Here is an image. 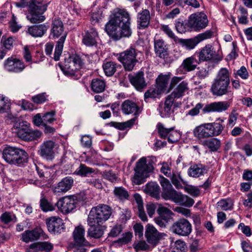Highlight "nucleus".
<instances>
[{"instance_id":"f257e3e1","label":"nucleus","mask_w":252,"mask_h":252,"mask_svg":"<svg viewBox=\"0 0 252 252\" xmlns=\"http://www.w3.org/2000/svg\"><path fill=\"white\" fill-rule=\"evenodd\" d=\"M130 19L129 14L126 9H115L110 20L105 26L106 32L117 40L123 37L130 36L131 34Z\"/></svg>"},{"instance_id":"f03ea898","label":"nucleus","mask_w":252,"mask_h":252,"mask_svg":"<svg viewBox=\"0 0 252 252\" xmlns=\"http://www.w3.org/2000/svg\"><path fill=\"white\" fill-rule=\"evenodd\" d=\"M159 183L162 189V196L165 200H170L188 207L193 205V199L175 190L167 179L160 176Z\"/></svg>"},{"instance_id":"7ed1b4c3","label":"nucleus","mask_w":252,"mask_h":252,"mask_svg":"<svg viewBox=\"0 0 252 252\" xmlns=\"http://www.w3.org/2000/svg\"><path fill=\"white\" fill-rule=\"evenodd\" d=\"M231 73L225 67L221 68L213 80L210 92L216 96H221L227 94L230 88Z\"/></svg>"},{"instance_id":"20e7f679","label":"nucleus","mask_w":252,"mask_h":252,"mask_svg":"<svg viewBox=\"0 0 252 252\" xmlns=\"http://www.w3.org/2000/svg\"><path fill=\"white\" fill-rule=\"evenodd\" d=\"M51 35L54 38L61 36L57 42L54 58L55 61H59L63 47V44L66 37L67 32L64 30V26L62 21L59 19H55L52 23Z\"/></svg>"},{"instance_id":"39448f33","label":"nucleus","mask_w":252,"mask_h":252,"mask_svg":"<svg viewBox=\"0 0 252 252\" xmlns=\"http://www.w3.org/2000/svg\"><path fill=\"white\" fill-rule=\"evenodd\" d=\"M154 158H141L136 163L135 168V175L133 182L136 185H140L145 182L149 176V173L154 169Z\"/></svg>"},{"instance_id":"423d86ee","label":"nucleus","mask_w":252,"mask_h":252,"mask_svg":"<svg viewBox=\"0 0 252 252\" xmlns=\"http://www.w3.org/2000/svg\"><path fill=\"white\" fill-rule=\"evenodd\" d=\"M218 121L219 122L205 124L196 127L193 130L195 137L201 139L220 134L223 129L221 124L223 120L219 119Z\"/></svg>"},{"instance_id":"0eeeda50","label":"nucleus","mask_w":252,"mask_h":252,"mask_svg":"<svg viewBox=\"0 0 252 252\" xmlns=\"http://www.w3.org/2000/svg\"><path fill=\"white\" fill-rule=\"evenodd\" d=\"M2 158L10 164L19 165L28 161V155L22 149L6 146L3 150Z\"/></svg>"},{"instance_id":"6e6552de","label":"nucleus","mask_w":252,"mask_h":252,"mask_svg":"<svg viewBox=\"0 0 252 252\" xmlns=\"http://www.w3.org/2000/svg\"><path fill=\"white\" fill-rule=\"evenodd\" d=\"M47 3L37 0H31L29 2V14L27 18L32 23H40L44 21L45 17L43 15L46 10Z\"/></svg>"},{"instance_id":"1a4fd4ad","label":"nucleus","mask_w":252,"mask_h":252,"mask_svg":"<svg viewBox=\"0 0 252 252\" xmlns=\"http://www.w3.org/2000/svg\"><path fill=\"white\" fill-rule=\"evenodd\" d=\"M13 132L18 137L25 141H32L35 137H39L41 132L33 131L30 128V125L26 122H20L14 124L12 128Z\"/></svg>"},{"instance_id":"9d476101","label":"nucleus","mask_w":252,"mask_h":252,"mask_svg":"<svg viewBox=\"0 0 252 252\" xmlns=\"http://www.w3.org/2000/svg\"><path fill=\"white\" fill-rule=\"evenodd\" d=\"M112 215V209L107 205L101 204L93 207L90 212L88 218L91 223H103L109 219Z\"/></svg>"},{"instance_id":"9b49d317","label":"nucleus","mask_w":252,"mask_h":252,"mask_svg":"<svg viewBox=\"0 0 252 252\" xmlns=\"http://www.w3.org/2000/svg\"><path fill=\"white\" fill-rule=\"evenodd\" d=\"M138 53L135 48L130 47L120 53L118 60L122 63L126 70L131 71L138 62L137 57Z\"/></svg>"},{"instance_id":"f8f14e48","label":"nucleus","mask_w":252,"mask_h":252,"mask_svg":"<svg viewBox=\"0 0 252 252\" xmlns=\"http://www.w3.org/2000/svg\"><path fill=\"white\" fill-rule=\"evenodd\" d=\"M83 64L82 60L79 56L73 55L65 59L60 67L65 74L74 75L75 72L82 67Z\"/></svg>"},{"instance_id":"ddd939ff","label":"nucleus","mask_w":252,"mask_h":252,"mask_svg":"<svg viewBox=\"0 0 252 252\" xmlns=\"http://www.w3.org/2000/svg\"><path fill=\"white\" fill-rule=\"evenodd\" d=\"M182 78L179 77H174L171 79L169 91L174 89L176 86V87L174 90L173 92L168 96L172 97L174 100L175 98H179L182 97L185 92L188 90V84L186 81L181 82Z\"/></svg>"},{"instance_id":"4468645a","label":"nucleus","mask_w":252,"mask_h":252,"mask_svg":"<svg viewBox=\"0 0 252 252\" xmlns=\"http://www.w3.org/2000/svg\"><path fill=\"white\" fill-rule=\"evenodd\" d=\"M208 24V20L204 13H195L191 14L188 20V27L194 31H200L205 28Z\"/></svg>"},{"instance_id":"2eb2a0df","label":"nucleus","mask_w":252,"mask_h":252,"mask_svg":"<svg viewBox=\"0 0 252 252\" xmlns=\"http://www.w3.org/2000/svg\"><path fill=\"white\" fill-rule=\"evenodd\" d=\"M173 233L181 236H188L192 231V225L185 218H181L175 221L171 227Z\"/></svg>"},{"instance_id":"dca6fc26","label":"nucleus","mask_w":252,"mask_h":252,"mask_svg":"<svg viewBox=\"0 0 252 252\" xmlns=\"http://www.w3.org/2000/svg\"><path fill=\"white\" fill-rule=\"evenodd\" d=\"M78 203L77 197L75 195L66 196L60 199L57 203L59 209L63 214L72 212Z\"/></svg>"},{"instance_id":"f3484780","label":"nucleus","mask_w":252,"mask_h":252,"mask_svg":"<svg viewBox=\"0 0 252 252\" xmlns=\"http://www.w3.org/2000/svg\"><path fill=\"white\" fill-rule=\"evenodd\" d=\"M158 132L160 136L163 139H167L169 143H175L179 139L180 133L175 129L174 127L167 128L164 125L158 123L157 125Z\"/></svg>"},{"instance_id":"a211bd4d","label":"nucleus","mask_w":252,"mask_h":252,"mask_svg":"<svg viewBox=\"0 0 252 252\" xmlns=\"http://www.w3.org/2000/svg\"><path fill=\"white\" fill-rule=\"evenodd\" d=\"M48 231L54 234H61L65 230L63 220L59 217H51L46 220Z\"/></svg>"},{"instance_id":"6ab92c4d","label":"nucleus","mask_w":252,"mask_h":252,"mask_svg":"<svg viewBox=\"0 0 252 252\" xmlns=\"http://www.w3.org/2000/svg\"><path fill=\"white\" fill-rule=\"evenodd\" d=\"M55 146L56 143L52 140L45 141L40 146L38 153L43 158L51 160L54 158Z\"/></svg>"},{"instance_id":"aec40b11","label":"nucleus","mask_w":252,"mask_h":252,"mask_svg":"<svg viewBox=\"0 0 252 252\" xmlns=\"http://www.w3.org/2000/svg\"><path fill=\"white\" fill-rule=\"evenodd\" d=\"M85 229L82 225L75 227L73 232L74 247L75 248L84 247L89 245V242L85 238Z\"/></svg>"},{"instance_id":"412c9836","label":"nucleus","mask_w":252,"mask_h":252,"mask_svg":"<svg viewBox=\"0 0 252 252\" xmlns=\"http://www.w3.org/2000/svg\"><path fill=\"white\" fill-rule=\"evenodd\" d=\"M4 68L9 72L19 73L25 69V65L22 61L10 57L4 61Z\"/></svg>"},{"instance_id":"4be33fe9","label":"nucleus","mask_w":252,"mask_h":252,"mask_svg":"<svg viewBox=\"0 0 252 252\" xmlns=\"http://www.w3.org/2000/svg\"><path fill=\"white\" fill-rule=\"evenodd\" d=\"M145 236L147 241L154 247L158 244L161 237V234L150 224H148L146 226Z\"/></svg>"},{"instance_id":"5701e85b","label":"nucleus","mask_w":252,"mask_h":252,"mask_svg":"<svg viewBox=\"0 0 252 252\" xmlns=\"http://www.w3.org/2000/svg\"><path fill=\"white\" fill-rule=\"evenodd\" d=\"M199 62L209 61L212 60L220 61L221 58L216 54L212 46L210 45H206L199 53Z\"/></svg>"},{"instance_id":"b1692460","label":"nucleus","mask_w":252,"mask_h":252,"mask_svg":"<svg viewBox=\"0 0 252 252\" xmlns=\"http://www.w3.org/2000/svg\"><path fill=\"white\" fill-rule=\"evenodd\" d=\"M44 233L40 227H36L32 230L25 231L21 235V240L28 243L37 240Z\"/></svg>"},{"instance_id":"393cba45","label":"nucleus","mask_w":252,"mask_h":252,"mask_svg":"<svg viewBox=\"0 0 252 252\" xmlns=\"http://www.w3.org/2000/svg\"><path fill=\"white\" fill-rule=\"evenodd\" d=\"M98 39L97 32L94 29L91 28L85 31L82 42L87 46H94L96 45Z\"/></svg>"},{"instance_id":"a878e982","label":"nucleus","mask_w":252,"mask_h":252,"mask_svg":"<svg viewBox=\"0 0 252 252\" xmlns=\"http://www.w3.org/2000/svg\"><path fill=\"white\" fill-rule=\"evenodd\" d=\"M230 106V103L227 101H219L211 103L206 105L203 108L204 113L210 112H221L226 110Z\"/></svg>"},{"instance_id":"bb28decb","label":"nucleus","mask_w":252,"mask_h":252,"mask_svg":"<svg viewBox=\"0 0 252 252\" xmlns=\"http://www.w3.org/2000/svg\"><path fill=\"white\" fill-rule=\"evenodd\" d=\"M88 223L90 226L87 232L88 236L94 239H99L103 236L104 230L103 226L100 223H97L96 222L92 223L89 219H88Z\"/></svg>"},{"instance_id":"cd10ccee","label":"nucleus","mask_w":252,"mask_h":252,"mask_svg":"<svg viewBox=\"0 0 252 252\" xmlns=\"http://www.w3.org/2000/svg\"><path fill=\"white\" fill-rule=\"evenodd\" d=\"M174 100L171 96H167L164 103H160L158 108V110L160 115L162 118L169 117L173 111L172 110V107Z\"/></svg>"},{"instance_id":"c85d7f7f","label":"nucleus","mask_w":252,"mask_h":252,"mask_svg":"<svg viewBox=\"0 0 252 252\" xmlns=\"http://www.w3.org/2000/svg\"><path fill=\"white\" fill-rule=\"evenodd\" d=\"M121 109L124 114H133L134 116L138 115L139 111V107L137 104L128 99L125 100L122 103Z\"/></svg>"},{"instance_id":"c756f323","label":"nucleus","mask_w":252,"mask_h":252,"mask_svg":"<svg viewBox=\"0 0 252 252\" xmlns=\"http://www.w3.org/2000/svg\"><path fill=\"white\" fill-rule=\"evenodd\" d=\"M73 182L74 181L72 177H65L55 187L54 192L56 193L66 192L71 188Z\"/></svg>"},{"instance_id":"7c9ffc66","label":"nucleus","mask_w":252,"mask_h":252,"mask_svg":"<svg viewBox=\"0 0 252 252\" xmlns=\"http://www.w3.org/2000/svg\"><path fill=\"white\" fill-rule=\"evenodd\" d=\"M150 12L147 9L143 10L137 14V23L139 29H144L148 27L150 21Z\"/></svg>"},{"instance_id":"2f4dec72","label":"nucleus","mask_w":252,"mask_h":252,"mask_svg":"<svg viewBox=\"0 0 252 252\" xmlns=\"http://www.w3.org/2000/svg\"><path fill=\"white\" fill-rule=\"evenodd\" d=\"M154 50L157 56L164 59L167 55V48L164 41L161 39H155Z\"/></svg>"},{"instance_id":"473e14b6","label":"nucleus","mask_w":252,"mask_h":252,"mask_svg":"<svg viewBox=\"0 0 252 252\" xmlns=\"http://www.w3.org/2000/svg\"><path fill=\"white\" fill-rule=\"evenodd\" d=\"M129 80L132 85L138 90L142 89L146 86L143 72H139L134 75L129 76Z\"/></svg>"},{"instance_id":"72a5a7b5","label":"nucleus","mask_w":252,"mask_h":252,"mask_svg":"<svg viewBox=\"0 0 252 252\" xmlns=\"http://www.w3.org/2000/svg\"><path fill=\"white\" fill-rule=\"evenodd\" d=\"M47 29L45 24L34 25L28 28L27 32L34 37H41L46 33Z\"/></svg>"},{"instance_id":"f704fd0d","label":"nucleus","mask_w":252,"mask_h":252,"mask_svg":"<svg viewBox=\"0 0 252 252\" xmlns=\"http://www.w3.org/2000/svg\"><path fill=\"white\" fill-rule=\"evenodd\" d=\"M199 63V62L195 59L194 56H191L183 61L181 67L184 70L189 72L195 70Z\"/></svg>"},{"instance_id":"c9c22d12","label":"nucleus","mask_w":252,"mask_h":252,"mask_svg":"<svg viewBox=\"0 0 252 252\" xmlns=\"http://www.w3.org/2000/svg\"><path fill=\"white\" fill-rule=\"evenodd\" d=\"M199 41L197 36L189 39L179 38L176 43L180 44L188 50L193 49L198 43Z\"/></svg>"},{"instance_id":"e433bc0d","label":"nucleus","mask_w":252,"mask_h":252,"mask_svg":"<svg viewBox=\"0 0 252 252\" xmlns=\"http://www.w3.org/2000/svg\"><path fill=\"white\" fill-rule=\"evenodd\" d=\"M74 174L82 177H86L92 173H96L95 170L94 168L89 167L85 164L80 163L73 173Z\"/></svg>"},{"instance_id":"4c0bfd02","label":"nucleus","mask_w":252,"mask_h":252,"mask_svg":"<svg viewBox=\"0 0 252 252\" xmlns=\"http://www.w3.org/2000/svg\"><path fill=\"white\" fill-rule=\"evenodd\" d=\"M145 191L151 196L158 198L159 197L160 189L157 183L150 182L146 185Z\"/></svg>"},{"instance_id":"58836bf2","label":"nucleus","mask_w":252,"mask_h":252,"mask_svg":"<svg viewBox=\"0 0 252 252\" xmlns=\"http://www.w3.org/2000/svg\"><path fill=\"white\" fill-rule=\"evenodd\" d=\"M169 79V75L160 74L156 79V86L163 93L166 89Z\"/></svg>"},{"instance_id":"ea45409f","label":"nucleus","mask_w":252,"mask_h":252,"mask_svg":"<svg viewBox=\"0 0 252 252\" xmlns=\"http://www.w3.org/2000/svg\"><path fill=\"white\" fill-rule=\"evenodd\" d=\"M205 169L201 164H194L189 169L188 174L189 176L197 178L203 175Z\"/></svg>"},{"instance_id":"a19ab883","label":"nucleus","mask_w":252,"mask_h":252,"mask_svg":"<svg viewBox=\"0 0 252 252\" xmlns=\"http://www.w3.org/2000/svg\"><path fill=\"white\" fill-rule=\"evenodd\" d=\"M159 217H161L165 222H168L171 220V216L173 214L172 211L161 205H160L157 210Z\"/></svg>"},{"instance_id":"79ce46f5","label":"nucleus","mask_w":252,"mask_h":252,"mask_svg":"<svg viewBox=\"0 0 252 252\" xmlns=\"http://www.w3.org/2000/svg\"><path fill=\"white\" fill-rule=\"evenodd\" d=\"M105 88V83L103 80L98 78L92 80L91 88L93 92L99 93L102 92Z\"/></svg>"},{"instance_id":"37998d69","label":"nucleus","mask_w":252,"mask_h":252,"mask_svg":"<svg viewBox=\"0 0 252 252\" xmlns=\"http://www.w3.org/2000/svg\"><path fill=\"white\" fill-rule=\"evenodd\" d=\"M202 144L207 147L211 151L215 152L220 148V142L217 138H212L203 141Z\"/></svg>"},{"instance_id":"c03bdc74","label":"nucleus","mask_w":252,"mask_h":252,"mask_svg":"<svg viewBox=\"0 0 252 252\" xmlns=\"http://www.w3.org/2000/svg\"><path fill=\"white\" fill-rule=\"evenodd\" d=\"M172 183L177 189L183 188L182 183L185 185H187V182L182 178L180 173H173L171 176Z\"/></svg>"},{"instance_id":"a18cd8bd","label":"nucleus","mask_w":252,"mask_h":252,"mask_svg":"<svg viewBox=\"0 0 252 252\" xmlns=\"http://www.w3.org/2000/svg\"><path fill=\"white\" fill-rule=\"evenodd\" d=\"M117 64L114 62H108L103 65V68L105 74L108 76H112L116 71Z\"/></svg>"},{"instance_id":"49530a36","label":"nucleus","mask_w":252,"mask_h":252,"mask_svg":"<svg viewBox=\"0 0 252 252\" xmlns=\"http://www.w3.org/2000/svg\"><path fill=\"white\" fill-rule=\"evenodd\" d=\"M218 208L224 211L231 210L233 209V203L231 199H222L218 202Z\"/></svg>"},{"instance_id":"de8ad7c7","label":"nucleus","mask_w":252,"mask_h":252,"mask_svg":"<svg viewBox=\"0 0 252 252\" xmlns=\"http://www.w3.org/2000/svg\"><path fill=\"white\" fill-rule=\"evenodd\" d=\"M114 193L121 200L127 199L129 196L128 192L123 187H116L114 189Z\"/></svg>"},{"instance_id":"09e8293b","label":"nucleus","mask_w":252,"mask_h":252,"mask_svg":"<svg viewBox=\"0 0 252 252\" xmlns=\"http://www.w3.org/2000/svg\"><path fill=\"white\" fill-rule=\"evenodd\" d=\"M233 75L235 78H237L239 76L243 80L247 79L250 76L249 72L244 66H242L240 69L234 71Z\"/></svg>"},{"instance_id":"8fccbe9b","label":"nucleus","mask_w":252,"mask_h":252,"mask_svg":"<svg viewBox=\"0 0 252 252\" xmlns=\"http://www.w3.org/2000/svg\"><path fill=\"white\" fill-rule=\"evenodd\" d=\"M163 93L157 86L155 88H151L147 90L144 94L145 99L149 98H156L158 95Z\"/></svg>"},{"instance_id":"3c124183","label":"nucleus","mask_w":252,"mask_h":252,"mask_svg":"<svg viewBox=\"0 0 252 252\" xmlns=\"http://www.w3.org/2000/svg\"><path fill=\"white\" fill-rule=\"evenodd\" d=\"M40 207L44 212L51 211L55 209L54 206L44 197L40 199Z\"/></svg>"},{"instance_id":"603ef678","label":"nucleus","mask_w":252,"mask_h":252,"mask_svg":"<svg viewBox=\"0 0 252 252\" xmlns=\"http://www.w3.org/2000/svg\"><path fill=\"white\" fill-rule=\"evenodd\" d=\"M178 3L179 5L182 6H184L186 5L191 6L194 8H198L199 7L200 4L197 0H176Z\"/></svg>"},{"instance_id":"864d4df0","label":"nucleus","mask_w":252,"mask_h":252,"mask_svg":"<svg viewBox=\"0 0 252 252\" xmlns=\"http://www.w3.org/2000/svg\"><path fill=\"white\" fill-rule=\"evenodd\" d=\"M133 246L136 252L140 251H148L150 249V246L144 241L134 243Z\"/></svg>"},{"instance_id":"5fc2aeb1","label":"nucleus","mask_w":252,"mask_h":252,"mask_svg":"<svg viewBox=\"0 0 252 252\" xmlns=\"http://www.w3.org/2000/svg\"><path fill=\"white\" fill-rule=\"evenodd\" d=\"M161 29L169 37L173 39L176 43H177L179 38L175 36V34L168 26L163 25L162 26Z\"/></svg>"},{"instance_id":"6e6d98bb","label":"nucleus","mask_w":252,"mask_h":252,"mask_svg":"<svg viewBox=\"0 0 252 252\" xmlns=\"http://www.w3.org/2000/svg\"><path fill=\"white\" fill-rule=\"evenodd\" d=\"M37 245V247L41 250V252L44 251L46 252H49L52 250L53 248V245L51 243L48 242H43L40 243H35Z\"/></svg>"},{"instance_id":"4d7b16f0","label":"nucleus","mask_w":252,"mask_h":252,"mask_svg":"<svg viewBox=\"0 0 252 252\" xmlns=\"http://www.w3.org/2000/svg\"><path fill=\"white\" fill-rule=\"evenodd\" d=\"M134 122L135 119H132L123 123H116L114 126L120 130H124L127 127H131L134 124Z\"/></svg>"},{"instance_id":"13d9d810","label":"nucleus","mask_w":252,"mask_h":252,"mask_svg":"<svg viewBox=\"0 0 252 252\" xmlns=\"http://www.w3.org/2000/svg\"><path fill=\"white\" fill-rule=\"evenodd\" d=\"M55 115V111H51L47 112L43 115V120L44 124L52 123L55 120L54 118Z\"/></svg>"},{"instance_id":"bf43d9fd","label":"nucleus","mask_w":252,"mask_h":252,"mask_svg":"<svg viewBox=\"0 0 252 252\" xmlns=\"http://www.w3.org/2000/svg\"><path fill=\"white\" fill-rule=\"evenodd\" d=\"M16 219L15 215L10 213L5 212L1 215L0 219L4 223H8Z\"/></svg>"},{"instance_id":"052dcab7","label":"nucleus","mask_w":252,"mask_h":252,"mask_svg":"<svg viewBox=\"0 0 252 252\" xmlns=\"http://www.w3.org/2000/svg\"><path fill=\"white\" fill-rule=\"evenodd\" d=\"M203 106V105L201 103H198L194 107L189 111L187 115L192 117L197 116L199 113L200 110L202 108Z\"/></svg>"},{"instance_id":"680f3d73","label":"nucleus","mask_w":252,"mask_h":252,"mask_svg":"<svg viewBox=\"0 0 252 252\" xmlns=\"http://www.w3.org/2000/svg\"><path fill=\"white\" fill-rule=\"evenodd\" d=\"M32 100L36 104H40L47 100L45 93H42L32 97Z\"/></svg>"},{"instance_id":"e2e57ef3","label":"nucleus","mask_w":252,"mask_h":252,"mask_svg":"<svg viewBox=\"0 0 252 252\" xmlns=\"http://www.w3.org/2000/svg\"><path fill=\"white\" fill-rule=\"evenodd\" d=\"M9 108V103L5 101L4 97L3 95H0V113H3L6 112Z\"/></svg>"},{"instance_id":"0e129e2a","label":"nucleus","mask_w":252,"mask_h":252,"mask_svg":"<svg viewBox=\"0 0 252 252\" xmlns=\"http://www.w3.org/2000/svg\"><path fill=\"white\" fill-rule=\"evenodd\" d=\"M122 231V226L121 224L115 225L109 232V236L111 237H117Z\"/></svg>"},{"instance_id":"69168bd1","label":"nucleus","mask_w":252,"mask_h":252,"mask_svg":"<svg viewBox=\"0 0 252 252\" xmlns=\"http://www.w3.org/2000/svg\"><path fill=\"white\" fill-rule=\"evenodd\" d=\"M185 190L194 197L199 196L200 193V190L197 188L191 186L186 187L185 188Z\"/></svg>"},{"instance_id":"338daca9","label":"nucleus","mask_w":252,"mask_h":252,"mask_svg":"<svg viewBox=\"0 0 252 252\" xmlns=\"http://www.w3.org/2000/svg\"><path fill=\"white\" fill-rule=\"evenodd\" d=\"M213 32L211 31H206L203 33L199 34L196 36L199 41V42L207 39L210 38L212 37Z\"/></svg>"},{"instance_id":"774afa93","label":"nucleus","mask_w":252,"mask_h":252,"mask_svg":"<svg viewBox=\"0 0 252 252\" xmlns=\"http://www.w3.org/2000/svg\"><path fill=\"white\" fill-rule=\"evenodd\" d=\"M81 142L82 145L86 148H90L92 144V138L88 135L82 136Z\"/></svg>"}]
</instances>
